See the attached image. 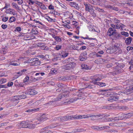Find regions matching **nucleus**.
Here are the masks:
<instances>
[{"label": "nucleus", "mask_w": 133, "mask_h": 133, "mask_svg": "<svg viewBox=\"0 0 133 133\" xmlns=\"http://www.w3.org/2000/svg\"><path fill=\"white\" fill-rule=\"evenodd\" d=\"M73 58H69L63 61V62L64 64H66L62 66V68L66 70H69L74 68L76 65V64L72 62Z\"/></svg>", "instance_id": "f257e3e1"}, {"label": "nucleus", "mask_w": 133, "mask_h": 133, "mask_svg": "<svg viewBox=\"0 0 133 133\" xmlns=\"http://www.w3.org/2000/svg\"><path fill=\"white\" fill-rule=\"evenodd\" d=\"M69 96L67 92H63V93L59 95L58 97L56 98L52 101H50L48 103L45 104V105H53L54 102L58 101L61 99H64L66 98L67 97Z\"/></svg>", "instance_id": "f03ea898"}, {"label": "nucleus", "mask_w": 133, "mask_h": 133, "mask_svg": "<svg viewBox=\"0 0 133 133\" xmlns=\"http://www.w3.org/2000/svg\"><path fill=\"white\" fill-rule=\"evenodd\" d=\"M107 35L110 36H112L114 37L113 39H118L120 37V35L118 34L116 32V30L111 28H110L107 32Z\"/></svg>", "instance_id": "7ed1b4c3"}, {"label": "nucleus", "mask_w": 133, "mask_h": 133, "mask_svg": "<svg viewBox=\"0 0 133 133\" xmlns=\"http://www.w3.org/2000/svg\"><path fill=\"white\" fill-rule=\"evenodd\" d=\"M113 71L109 72L110 75H112L114 76L119 74L121 72V70L119 66L117 65L116 67H113Z\"/></svg>", "instance_id": "20e7f679"}, {"label": "nucleus", "mask_w": 133, "mask_h": 133, "mask_svg": "<svg viewBox=\"0 0 133 133\" xmlns=\"http://www.w3.org/2000/svg\"><path fill=\"white\" fill-rule=\"evenodd\" d=\"M87 52L85 51L81 54L79 57V59L81 61H83L86 60L87 58Z\"/></svg>", "instance_id": "39448f33"}, {"label": "nucleus", "mask_w": 133, "mask_h": 133, "mask_svg": "<svg viewBox=\"0 0 133 133\" xmlns=\"http://www.w3.org/2000/svg\"><path fill=\"white\" fill-rule=\"evenodd\" d=\"M41 115L38 117V119L39 121H44L48 119V118L47 117L48 115H46V114H43Z\"/></svg>", "instance_id": "423d86ee"}, {"label": "nucleus", "mask_w": 133, "mask_h": 133, "mask_svg": "<svg viewBox=\"0 0 133 133\" xmlns=\"http://www.w3.org/2000/svg\"><path fill=\"white\" fill-rule=\"evenodd\" d=\"M117 49L118 46L114 45L112 47H111L110 49H107V51L111 53L115 52Z\"/></svg>", "instance_id": "0eeeda50"}, {"label": "nucleus", "mask_w": 133, "mask_h": 133, "mask_svg": "<svg viewBox=\"0 0 133 133\" xmlns=\"http://www.w3.org/2000/svg\"><path fill=\"white\" fill-rule=\"evenodd\" d=\"M85 6V10L89 12L93 10V8L92 6L89 4H84Z\"/></svg>", "instance_id": "6e6552de"}, {"label": "nucleus", "mask_w": 133, "mask_h": 133, "mask_svg": "<svg viewBox=\"0 0 133 133\" xmlns=\"http://www.w3.org/2000/svg\"><path fill=\"white\" fill-rule=\"evenodd\" d=\"M37 91L33 89L29 90L28 91L25 92V94L29 95H35L37 93Z\"/></svg>", "instance_id": "1a4fd4ad"}, {"label": "nucleus", "mask_w": 133, "mask_h": 133, "mask_svg": "<svg viewBox=\"0 0 133 133\" xmlns=\"http://www.w3.org/2000/svg\"><path fill=\"white\" fill-rule=\"evenodd\" d=\"M75 101H76V100H75V99H71L69 100L66 99L65 101L63 103L64 105L68 104L74 102Z\"/></svg>", "instance_id": "9d476101"}, {"label": "nucleus", "mask_w": 133, "mask_h": 133, "mask_svg": "<svg viewBox=\"0 0 133 133\" xmlns=\"http://www.w3.org/2000/svg\"><path fill=\"white\" fill-rule=\"evenodd\" d=\"M91 116H90V115L89 116L88 115H80L76 116V117H75V118L76 119H81L83 118H88Z\"/></svg>", "instance_id": "9b49d317"}, {"label": "nucleus", "mask_w": 133, "mask_h": 133, "mask_svg": "<svg viewBox=\"0 0 133 133\" xmlns=\"http://www.w3.org/2000/svg\"><path fill=\"white\" fill-rule=\"evenodd\" d=\"M70 5L72 7H74L76 9L78 10L79 9V7L78 4L76 3L73 2H71L70 3Z\"/></svg>", "instance_id": "f8f14e48"}, {"label": "nucleus", "mask_w": 133, "mask_h": 133, "mask_svg": "<svg viewBox=\"0 0 133 133\" xmlns=\"http://www.w3.org/2000/svg\"><path fill=\"white\" fill-rule=\"evenodd\" d=\"M28 122L26 121H22L19 123L21 127L23 128H27V127H26L28 126Z\"/></svg>", "instance_id": "ddd939ff"}, {"label": "nucleus", "mask_w": 133, "mask_h": 133, "mask_svg": "<svg viewBox=\"0 0 133 133\" xmlns=\"http://www.w3.org/2000/svg\"><path fill=\"white\" fill-rule=\"evenodd\" d=\"M36 3L38 4L42 9L44 10L46 9V7L45 6V5L42 3L37 2V3Z\"/></svg>", "instance_id": "4468645a"}, {"label": "nucleus", "mask_w": 133, "mask_h": 133, "mask_svg": "<svg viewBox=\"0 0 133 133\" xmlns=\"http://www.w3.org/2000/svg\"><path fill=\"white\" fill-rule=\"evenodd\" d=\"M39 108H35L32 109H29L25 111V112H35L39 110Z\"/></svg>", "instance_id": "2eb2a0df"}, {"label": "nucleus", "mask_w": 133, "mask_h": 133, "mask_svg": "<svg viewBox=\"0 0 133 133\" xmlns=\"http://www.w3.org/2000/svg\"><path fill=\"white\" fill-rule=\"evenodd\" d=\"M26 127H27V128L30 129H33L35 128V125L34 124L28 123V126Z\"/></svg>", "instance_id": "dca6fc26"}, {"label": "nucleus", "mask_w": 133, "mask_h": 133, "mask_svg": "<svg viewBox=\"0 0 133 133\" xmlns=\"http://www.w3.org/2000/svg\"><path fill=\"white\" fill-rule=\"evenodd\" d=\"M126 93L127 94H130L133 92V86L127 90L125 91Z\"/></svg>", "instance_id": "f3484780"}, {"label": "nucleus", "mask_w": 133, "mask_h": 133, "mask_svg": "<svg viewBox=\"0 0 133 133\" xmlns=\"http://www.w3.org/2000/svg\"><path fill=\"white\" fill-rule=\"evenodd\" d=\"M44 98H42L40 100H38L35 103V105H39L41 103V102L44 100Z\"/></svg>", "instance_id": "a211bd4d"}, {"label": "nucleus", "mask_w": 133, "mask_h": 133, "mask_svg": "<svg viewBox=\"0 0 133 133\" xmlns=\"http://www.w3.org/2000/svg\"><path fill=\"white\" fill-rule=\"evenodd\" d=\"M132 38L131 37H129L127 38L125 40V42L127 44H129L131 43L132 41Z\"/></svg>", "instance_id": "6ab92c4d"}, {"label": "nucleus", "mask_w": 133, "mask_h": 133, "mask_svg": "<svg viewBox=\"0 0 133 133\" xmlns=\"http://www.w3.org/2000/svg\"><path fill=\"white\" fill-rule=\"evenodd\" d=\"M91 128L92 129H94V130H99V129H100L101 128L103 129V128H105V127H101L100 128H98V127H95V126L91 127Z\"/></svg>", "instance_id": "aec40b11"}, {"label": "nucleus", "mask_w": 133, "mask_h": 133, "mask_svg": "<svg viewBox=\"0 0 133 133\" xmlns=\"http://www.w3.org/2000/svg\"><path fill=\"white\" fill-rule=\"evenodd\" d=\"M119 117V119H123L125 118H126V117L125 114H120Z\"/></svg>", "instance_id": "412c9836"}, {"label": "nucleus", "mask_w": 133, "mask_h": 133, "mask_svg": "<svg viewBox=\"0 0 133 133\" xmlns=\"http://www.w3.org/2000/svg\"><path fill=\"white\" fill-rule=\"evenodd\" d=\"M51 72V73L55 74H56L58 73L57 70L55 68H52Z\"/></svg>", "instance_id": "4be33fe9"}, {"label": "nucleus", "mask_w": 133, "mask_h": 133, "mask_svg": "<svg viewBox=\"0 0 133 133\" xmlns=\"http://www.w3.org/2000/svg\"><path fill=\"white\" fill-rule=\"evenodd\" d=\"M58 79L59 80L65 81L67 80V78L63 76L59 77H58Z\"/></svg>", "instance_id": "5701e85b"}, {"label": "nucleus", "mask_w": 133, "mask_h": 133, "mask_svg": "<svg viewBox=\"0 0 133 133\" xmlns=\"http://www.w3.org/2000/svg\"><path fill=\"white\" fill-rule=\"evenodd\" d=\"M19 97L21 99L24 98L26 97V96L25 95H22L18 96L16 97L17 98H15L16 100H18L19 99Z\"/></svg>", "instance_id": "b1692460"}, {"label": "nucleus", "mask_w": 133, "mask_h": 133, "mask_svg": "<svg viewBox=\"0 0 133 133\" xmlns=\"http://www.w3.org/2000/svg\"><path fill=\"white\" fill-rule=\"evenodd\" d=\"M126 118H129L131 117V116H133V113H129L128 114H125Z\"/></svg>", "instance_id": "393cba45"}, {"label": "nucleus", "mask_w": 133, "mask_h": 133, "mask_svg": "<svg viewBox=\"0 0 133 133\" xmlns=\"http://www.w3.org/2000/svg\"><path fill=\"white\" fill-rule=\"evenodd\" d=\"M16 20V18L12 16L11 17L9 20V22L11 23L15 21Z\"/></svg>", "instance_id": "a878e982"}, {"label": "nucleus", "mask_w": 133, "mask_h": 133, "mask_svg": "<svg viewBox=\"0 0 133 133\" xmlns=\"http://www.w3.org/2000/svg\"><path fill=\"white\" fill-rule=\"evenodd\" d=\"M26 71V69H24L21 70L19 72H17V74H19V76H21L22 75V74H23L25 71Z\"/></svg>", "instance_id": "bb28decb"}, {"label": "nucleus", "mask_w": 133, "mask_h": 133, "mask_svg": "<svg viewBox=\"0 0 133 133\" xmlns=\"http://www.w3.org/2000/svg\"><path fill=\"white\" fill-rule=\"evenodd\" d=\"M31 60L32 61H33V62L32 63H33V64H36V62L38 61L39 60L38 59V58H34L31 59Z\"/></svg>", "instance_id": "cd10ccee"}, {"label": "nucleus", "mask_w": 133, "mask_h": 133, "mask_svg": "<svg viewBox=\"0 0 133 133\" xmlns=\"http://www.w3.org/2000/svg\"><path fill=\"white\" fill-rule=\"evenodd\" d=\"M76 116H67V120L68 119H72L73 118L74 119H76L75 117H76Z\"/></svg>", "instance_id": "c85d7f7f"}, {"label": "nucleus", "mask_w": 133, "mask_h": 133, "mask_svg": "<svg viewBox=\"0 0 133 133\" xmlns=\"http://www.w3.org/2000/svg\"><path fill=\"white\" fill-rule=\"evenodd\" d=\"M120 120V119H119V117H114V118H112L111 119H109L108 121H112L113 120H114V121H115V120Z\"/></svg>", "instance_id": "c756f323"}, {"label": "nucleus", "mask_w": 133, "mask_h": 133, "mask_svg": "<svg viewBox=\"0 0 133 133\" xmlns=\"http://www.w3.org/2000/svg\"><path fill=\"white\" fill-rule=\"evenodd\" d=\"M53 38L56 40L58 41H61V38L58 36H56L55 35H54L53 36Z\"/></svg>", "instance_id": "7c9ffc66"}, {"label": "nucleus", "mask_w": 133, "mask_h": 133, "mask_svg": "<svg viewBox=\"0 0 133 133\" xmlns=\"http://www.w3.org/2000/svg\"><path fill=\"white\" fill-rule=\"evenodd\" d=\"M90 116H91L90 117H91V120H95L97 119V118H97L96 115H90Z\"/></svg>", "instance_id": "2f4dec72"}, {"label": "nucleus", "mask_w": 133, "mask_h": 133, "mask_svg": "<svg viewBox=\"0 0 133 133\" xmlns=\"http://www.w3.org/2000/svg\"><path fill=\"white\" fill-rule=\"evenodd\" d=\"M116 100V99L114 98V99L111 96H110V97L108 99V100L111 101L112 102L114 101H115Z\"/></svg>", "instance_id": "473e14b6"}, {"label": "nucleus", "mask_w": 133, "mask_h": 133, "mask_svg": "<svg viewBox=\"0 0 133 133\" xmlns=\"http://www.w3.org/2000/svg\"><path fill=\"white\" fill-rule=\"evenodd\" d=\"M96 53L95 52H92L89 55V56L92 57H94L95 56H96Z\"/></svg>", "instance_id": "72a5a7b5"}, {"label": "nucleus", "mask_w": 133, "mask_h": 133, "mask_svg": "<svg viewBox=\"0 0 133 133\" xmlns=\"http://www.w3.org/2000/svg\"><path fill=\"white\" fill-rule=\"evenodd\" d=\"M98 85L101 87H103L105 86V83L103 82H98Z\"/></svg>", "instance_id": "f704fd0d"}, {"label": "nucleus", "mask_w": 133, "mask_h": 133, "mask_svg": "<svg viewBox=\"0 0 133 133\" xmlns=\"http://www.w3.org/2000/svg\"><path fill=\"white\" fill-rule=\"evenodd\" d=\"M121 35L125 36H129V34L127 32H121Z\"/></svg>", "instance_id": "c9c22d12"}, {"label": "nucleus", "mask_w": 133, "mask_h": 133, "mask_svg": "<svg viewBox=\"0 0 133 133\" xmlns=\"http://www.w3.org/2000/svg\"><path fill=\"white\" fill-rule=\"evenodd\" d=\"M129 64L130 65L129 69L130 70H131L132 68H133V62H129Z\"/></svg>", "instance_id": "e433bc0d"}, {"label": "nucleus", "mask_w": 133, "mask_h": 133, "mask_svg": "<svg viewBox=\"0 0 133 133\" xmlns=\"http://www.w3.org/2000/svg\"><path fill=\"white\" fill-rule=\"evenodd\" d=\"M31 37H30L28 35H26L25 36V35L24 36V39L25 40H29L30 39Z\"/></svg>", "instance_id": "4c0bfd02"}, {"label": "nucleus", "mask_w": 133, "mask_h": 133, "mask_svg": "<svg viewBox=\"0 0 133 133\" xmlns=\"http://www.w3.org/2000/svg\"><path fill=\"white\" fill-rule=\"evenodd\" d=\"M82 69H87L89 68L88 67V66L87 65H85L84 64L82 65Z\"/></svg>", "instance_id": "58836bf2"}, {"label": "nucleus", "mask_w": 133, "mask_h": 133, "mask_svg": "<svg viewBox=\"0 0 133 133\" xmlns=\"http://www.w3.org/2000/svg\"><path fill=\"white\" fill-rule=\"evenodd\" d=\"M119 25L121 27V30H123V29H124L125 26L122 24V23H119Z\"/></svg>", "instance_id": "ea45409f"}, {"label": "nucleus", "mask_w": 133, "mask_h": 133, "mask_svg": "<svg viewBox=\"0 0 133 133\" xmlns=\"http://www.w3.org/2000/svg\"><path fill=\"white\" fill-rule=\"evenodd\" d=\"M104 114H99L98 115H96L97 119H98L99 118H103V115Z\"/></svg>", "instance_id": "a19ab883"}, {"label": "nucleus", "mask_w": 133, "mask_h": 133, "mask_svg": "<svg viewBox=\"0 0 133 133\" xmlns=\"http://www.w3.org/2000/svg\"><path fill=\"white\" fill-rule=\"evenodd\" d=\"M57 85L58 87L59 88H63V84L62 83H57L56 84Z\"/></svg>", "instance_id": "79ce46f5"}, {"label": "nucleus", "mask_w": 133, "mask_h": 133, "mask_svg": "<svg viewBox=\"0 0 133 133\" xmlns=\"http://www.w3.org/2000/svg\"><path fill=\"white\" fill-rule=\"evenodd\" d=\"M41 132V133H52V132H52L50 130H47Z\"/></svg>", "instance_id": "37998d69"}, {"label": "nucleus", "mask_w": 133, "mask_h": 133, "mask_svg": "<svg viewBox=\"0 0 133 133\" xmlns=\"http://www.w3.org/2000/svg\"><path fill=\"white\" fill-rule=\"evenodd\" d=\"M108 94L110 96H114V95H118L116 93L114 92H111L109 93Z\"/></svg>", "instance_id": "c03bdc74"}, {"label": "nucleus", "mask_w": 133, "mask_h": 133, "mask_svg": "<svg viewBox=\"0 0 133 133\" xmlns=\"http://www.w3.org/2000/svg\"><path fill=\"white\" fill-rule=\"evenodd\" d=\"M6 81V80L5 78H2L0 81V83L1 84L5 83Z\"/></svg>", "instance_id": "a18cd8bd"}, {"label": "nucleus", "mask_w": 133, "mask_h": 133, "mask_svg": "<svg viewBox=\"0 0 133 133\" xmlns=\"http://www.w3.org/2000/svg\"><path fill=\"white\" fill-rule=\"evenodd\" d=\"M90 14L94 16V17H96V14L94 12V10L93 9V10H92V11H91L90 12Z\"/></svg>", "instance_id": "49530a36"}, {"label": "nucleus", "mask_w": 133, "mask_h": 133, "mask_svg": "<svg viewBox=\"0 0 133 133\" xmlns=\"http://www.w3.org/2000/svg\"><path fill=\"white\" fill-rule=\"evenodd\" d=\"M8 17H3L2 19V21L4 22H6L8 21Z\"/></svg>", "instance_id": "de8ad7c7"}, {"label": "nucleus", "mask_w": 133, "mask_h": 133, "mask_svg": "<svg viewBox=\"0 0 133 133\" xmlns=\"http://www.w3.org/2000/svg\"><path fill=\"white\" fill-rule=\"evenodd\" d=\"M62 47L61 45H57L56 46L55 49L57 50H59Z\"/></svg>", "instance_id": "09e8293b"}, {"label": "nucleus", "mask_w": 133, "mask_h": 133, "mask_svg": "<svg viewBox=\"0 0 133 133\" xmlns=\"http://www.w3.org/2000/svg\"><path fill=\"white\" fill-rule=\"evenodd\" d=\"M50 129L54 128L57 126L56 125H55L54 124H51L50 125L48 126Z\"/></svg>", "instance_id": "8fccbe9b"}, {"label": "nucleus", "mask_w": 133, "mask_h": 133, "mask_svg": "<svg viewBox=\"0 0 133 133\" xmlns=\"http://www.w3.org/2000/svg\"><path fill=\"white\" fill-rule=\"evenodd\" d=\"M68 54V53H64V54L63 53L61 55L63 57H64L67 56Z\"/></svg>", "instance_id": "3c124183"}, {"label": "nucleus", "mask_w": 133, "mask_h": 133, "mask_svg": "<svg viewBox=\"0 0 133 133\" xmlns=\"http://www.w3.org/2000/svg\"><path fill=\"white\" fill-rule=\"evenodd\" d=\"M59 58V57H55L54 58L52 59V61L54 62H55L57 61V60Z\"/></svg>", "instance_id": "603ef678"}, {"label": "nucleus", "mask_w": 133, "mask_h": 133, "mask_svg": "<svg viewBox=\"0 0 133 133\" xmlns=\"http://www.w3.org/2000/svg\"><path fill=\"white\" fill-rule=\"evenodd\" d=\"M29 79V77L28 76H26L25 78H24L23 80L24 82H27L28 80Z\"/></svg>", "instance_id": "864d4df0"}, {"label": "nucleus", "mask_w": 133, "mask_h": 133, "mask_svg": "<svg viewBox=\"0 0 133 133\" xmlns=\"http://www.w3.org/2000/svg\"><path fill=\"white\" fill-rule=\"evenodd\" d=\"M114 95V96H112V97L114 99V98H115V99H116V100L115 101H117L118 99V97L117 96V95Z\"/></svg>", "instance_id": "5fc2aeb1"}, {"label": "nucleus", "mask_w": 133, "mask_h": 133, "mask_svg": "<svg viewBox=\"0 0 133 133\" xmlns=\"http://www.w3.org/2000/svg\"><path fill=\"white\" fill-rule=\"evenodd\" d=\"M109 132H118V131L116 130L115 129H112L111 130H109Z\"/></svg>", "instance_id": "6e6d98bb"}, {"label": "nucleus", "mask_w": 133, "mask_h": 133, "mask_svg": "<svg viewBox=\"0 0 133 133\" xmlns=\"http://www.w3.org/2000/svg\"><path fill=\"white\" fill-rule=\"evenodd\" d=\"M2 28L3 29H6L7 27V25L6 24H2L1 26Z\"/></svg>", "instance_id": "4d7b16f0"}, {"label": "nucleus", "mask_w": 133, "mask_h": 133, "mask_svg": "<svg viewBox=\"0 0 133 133\" xmlns=\"http://www.w3.org/2000/svg\"><path fill=\"white\" fill-rule=\"evenodd\" d=\"M10 65L16 66H18L19 65L18 64L12 62H11V63H10Z\"/></svg>", "instance_id": "13d9d810"}, {"label": "nucleus", "mask_w": 133, "mask_h": 133, "mask_svg": "<svg viewBox=\"0 0 133 133\" xmlns=\"http://www.w3.org/2000/svg\"><path fill=\"white\" fill-rule=\"evenodd\" d=\"M62 22L65 24L66 25L67 24H69L70 23V21L69 20H67L64 22Z\"/></svg>", "instance_id": "bf43d9fd"}, {"label": "nucleus", "mask_w": 133, "mask_h": 133, "mask_svg": "<svg viewBox=\"0 0 133 133\" xmlns=\"http://www.w3.org/2000/svg\"><path fill=\"white\" fill-rule=\"evenodd\" d=\"M114 22L116 24H118L120 22V21L119 20L116 19H115L114 20Z\"/></svg>", "instance_id": "052dcab7"}, {"label": "nucleus", "mask_w": 133, "mask_h": 133, "mask_svg": "<svg viewBox=\"0 0 133 133\" xmlns=\"http://www.w3.org/2000/svg\"><path fill=\"white\" fill-rule=\"evenodd\" d=\"M63 26L66 28H67L68 29H70L71 28V26L69 25H66L63 24Z\"/></svg>", "instance_id": "680f3d73"}, {"label": "nucleus", "mask_w": 133, "mask_h": 133, "mask_svg": "<svg viewBox=\"0 0 133 133\" xmlns=\"http://www.w3.org/2000/svg\"><path fill=\"white\" fill-rule=\"evenodd\" d=\"M121 27L119 25V24H117L116 25V29H119L121 30Z\"/></svg>", "instance_id": "e2e57ef3"}, {"label": "nucleus", "mask_w": 133, "mask_h": 133, "mask_svg": "<svg viewBox=\"0 0 133 133\" xmlns=\"http://www.w3.org/2000/svg\"><path fill=\"white\" fill-rule=\"evenodd\" d=\"M13 84V83L12 82H9L8 84V87L12 86Z\"/></svg>", "instance_id": "0e129e2a"}, {"label": "nucleus", "mask_w": 133, "mask_h": 133, "mask_svg": "<svg viewBox=\"0 0 133 133\" xmlns=\"http://www.w3.org/2000/svg\"><path fill=\"white\" fill-rule=\"evenodd\" d=\"M96 9L98 11L101 12H103L104 11L103 9H101L99 8H97Z\"/></svg>", "instance_id": "69168bd1"}, {"label": "nucleus", "mask_w": 133, "mask_h": 133, "mask_svg": "<svg viewBox=\"0 0 133 133\" xmlns=\"http://www.w3.org/2000/svg\"><path fill=\"white\" fill-rule=\"evenodd\" d=\"M16 29L18 31H21V29L20 27H17L16 28Z\"/></svg>", "instance_id": "338daca9"}, {"label": "nucleus", "mask_w": 133, "mask_h": 133, "mask_svg": "<svg viewBox=\"0 0 133 133\" xmlns=\"http://www.w3.org/2000/svg\"><path fill=\"white\" fill-rule=\"evenodd\" d=\"M133 49V48L132 47H130V46H128L127 48V49L128 51H129Z\"/></svg>", "instance_id": "774afa93"}]
</instances>
